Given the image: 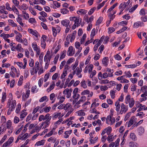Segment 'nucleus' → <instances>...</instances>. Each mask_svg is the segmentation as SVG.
<instances>
[{
    "instance_id": "obj_50",
    "label": "nucleus",
    "mask_w": 147,
    "mask_h": 147,
    "mask_svg": "<svg viewBox=\"0 0 147 147\" xmlns=\"http://www.w3.org/2000/svg\"><path fill=\"white\" fill-rule=\"evenodd\" d=\"M95 29L94 28L92 30L90 35V38H94V36L95 34Z\"/></svg>"
},
{
    "instance_id": "obj_59",
    "label": "nucleus",
    "mask_w": 147,
    "mask_h": 147,
    "mask_svg": "<svg viewBox=\"0 0 147 147\" xmlns=\"http://www.w3.org/2000/svg\"><path fill=\"white\" fill-rule=\"evenodd\" d=\"M90 93V91L88 90H85L83 91L81 93L82 95H84L86 94H89Z\"/></svg>"
},
{
    "instance_id": "obj_38",
    "label": "nucleus",
    "mask_w": 147,
    "mask_h": 147,
    "mask_svg": "<svg viewBox=\"0 0 147 147\" xmlns=\"http://www.w3.org/2000/svg\"><path fill=\"white\" fill-rule=\"evenodd\" d=\"M45 120H51V117L50 116V114L47 113L46 115L44 116Z\"/></svg>"
},
{
    "instance_id": "obj_25",
    "label": "nucleus",
    "mask_w": 147,
    "mask_h": 147,
    "mask_svg": "<svg viewBox=\"0 0 147 147\" xmlns=\"http://www.w3.org/2000/svg\"><path fill=\"white\" fill-rule=\"evenodd\" d=\"M15 49L20 52H21L23 50V49L22 48L21 45L20 44L18 45L15 47Z\"/></svg>"
},
{
    "instance_id": "obj_60",
    "label": "nucleus",
    "mask_w": 147,
    "mask_h": 147,
    "mask_svg": "<svg viewBox=\"0 0 147 147\" xmlns=\"http://www.w3.org/2000/svg\"><path fill=\"white\" fill-rule=\"evenodd\" d=\"M105 1H103L102 3L100 4L97 7V8L98 9H100L101 7L103 6L105 3Z\"/></svg>"
},
{
    "instance_id": "obj_7",
    "label": "nucleus",
    "mask_w": 147,
    "mask_h": 147,
    "mask_svg": "<svg viewBox=\"0 0 147 147\" xmlns=\"http://www.w3.org/2000/svg\"><path fill=\"white\" fill-rule=\"evenodd\" d=\"M86 98L85 96H82L81 98L76 103L75 106L77 105V108L79 107H80V105H79L82 103L84 102L86 100Z\"/></svg>"
},
{
    "instance_id": "obj_42",
    "label": "nucleus",
    "mask_w": 147,
    "mask_h": 147,
    "mask_svg": "<svg viewBox=\"0 0 147 147\" xmlns=\"http://www.w3.org/2000/svg\"><path fill=\"white\" fill-rule=\"evenodd\" d=\"M141 90L143 92L147 93V86H144L141 88Z\"/></svg>"
},
{
    "instance_id": "obj_10",
    "label": "nucleus",
    "mask_w": 147,
    "mask_h": 147,
    "mask_svg": "<svg viewBox=\"0 0 147 147\" xmlns=\"http://www.w3.org/2000/svg\"><path fill=\"white\" fill-rule=\"evenodd\" d=\"M61 23L63 26L67 27L69 26L70 21L69 20L65 19L62 20Z\"/></svg>"
},
{
    "instance_id": "obj_43",
    "label": "nucleus",
    "mask_w": 147,
    "mask_h": 147,
    "mask_svg": "<svg viewBox=\"0 0 147 147\" xmlns=\"http://www.w3.org/2000/svg\"><path fill=\"white\" fill-rule=\"evenodd\" d=\"M124 74L125 75V76H126L127 77L130 78L132 76L130 71H128L127 72L125 71V72Z\"/></svg>"
},
{
    "instance_id": "obj_5",
    "label": "nucleus",
    "mask_w": 147,
    "mask_h": 147,
    "mask_svg": "<svg viewBox=\"0 0 147 147\" xmlns=\"http://www.w3.org/2000/svg\"><path fill=\"white\" fill-rule=\"evenodd\" d=\"M72 91V89H69L68 88H66L63 91V93L64 94L67 95V98H69L71 96Z\"/></svg>"
},
{
    "instance_id": "obj_26",
    "label": "nucleus",
    "mask_w": 147,
    "mask_h": 147,
    "mask_svg": "<svg viewBox=\"0 0 147 147\" xmlns=\"http://www.w3.org/2000/svg\"><path fill=\"white\" fill-rule=\"evenodd\" d=\"M18 16H19V15H18V17L17 18V21L20 24V25L23 27L24 26V24L22 22V19L21 18L19 17Z\"/></svg>"
},
{
    "instance_id": "obj_16",
    "label": "nucleus",
    "mask_w": 147,
    "mask_h": 147,
    "mask_svg": "<svg viewBox=\"0 0 147 147\" xmlns=\"http://www.w3.org/2000/svg\"><path fill=\"white\" fill-rule=\"evenodd\" d=\"M57 99L59 100V101L57 103L59 105H60L64 102L65 99V98L64 97L59 96L57 97Z\"/></svg>"
},
{
    "instance_id": "obj_61",
    "label": "nucleus",
    "mask_w": 147,
    "mask_h": 147,
    "mask_svg": "<svg viewBox=\"0 0 147 147\" xmlns=\"http://www.w3.org/2000/svg\"><path fill=\"white\" fill-rule=\"evenodd\" d=\"M28 21L30 22L32 24L36 23V21L34 18H30Z\"/></svg>"
},
{
    "instance_id": "obj_37",
    "label": "nucleus",
    "mask_w": 147,
    "mask_h": 147,
    "mask_svg": "<svg viewBox=\"0 0 147 147\" xmlns=\"http://www.w3.org/2000/svg\"><path fill=\"white\" fill-rule=\"evenodd\" d=\"M23 80V77L22 76H20L19 80L18 83V85L19 86L21 85L22 83V81Z\"/></svg>"
},
{
    "instance_id": "obj_33",
    "label": "nucleus",
    "mask_w": 147,
    "mask_h": 147,
    "mask_svg": "<svg viewBox=\"0 0 147 147\" xmlns=\"http://www.w3.org/2000/svg\"><path fill=\"white\" fill-rule=\"evenodd\" d=\"M30 71H31V74L32 75H34L35 74H36L37 72V70H36V68H34V67L32 68L30 70Z\"/></svg>"
},
{
    "instance_id": "obj_24",
    "label": "nucleus",
    "mask_w": 147,
    "mask_h": 147,
    "mask_svg": "<svg viewBox=\"0 0 147 147\" xmlns=\"http://www.w3.org/2000/svg\"><path fill=\"white\" fill-rule=\"evenodd\" d=\"M115 105L116 106V110L117 112L119 111L120 108V105H119V102L118 101H117L115 103Z\"/></svg>"
},
{
    "instance_id": "obj_3",
    "label": "nucleus",
    "mask_w": 147,
    "mask_h": 147,
    "mask_svg": "<svg viewBox=\"0 0 147 147\" xmlns=\"http://www.w3.org/2000/svg\"><path fill=\"white\" fill-rule=\"evenodd\" d=\"M82 71V69L81 68L79 69V67H78L74 71L73 74V75H74L75 74H76L78 78H81L82 77V75L81 73Z\"/></svg>"
},
{
    "instance_id": "obj_64",
    "label": "nucleus",
    "mask_w": 147,
    "mask_h": 147,
    "mask_svg": "<svg viewBox=\"0 0 147 147\" xmlns=\"http://www.w3.org/2000/svg\"><path fill=\"white\" fill-rule=\"evenodd\" d=\"M108 89V88L107 86H101L100 87V90L102 91H104L107 90Z\"/></svg>"
},
{
    "instance_id": "obj_14",
    "label": "nucleus",
    "mask_w": 147,
    "mask_h": 147,
    "mask_svg": "<svg viewBox=\"0 0 147 147\" xmlns=\"http://www.w3.org/2000/svg\"><path fill=\"white\" fill-rule=\"evenodd\" d=\"M68 52H69V55L71 56L74 54L75 52L73 50V47L72 46H70L68 48Z\"/></svg>"
},
{
    "instance_id": "obj_36",
    "label": "nucleus",
    "mask_w": 147,
    "mask_h": 147,
    "mask_svg": "<svg viewBox=\"0 0 147 147\" xmlns=\"http://www.w3.org/2000/svg\"><path fill=\"white\" fill-rule=\"evenodd\" d=\"M51 108L50 107H45L43 108V110L44 111V112L47 113L50 110Z\"/></svg>"
},
{
    "instance_id": "obj_9",
    "label": "nucleus",
    "mask_w": 147,
    "mask_h": 147,
    "mask_svg": "<svg viewBox=\"0 0 147 147\" xmlns=\"http://www.w3.org/2000/svg\"><path fill=\"white\" fill-rule=\"evenodd\" d=\"M28 31L30 33L35 36L36 37H38L39 34L36 30L31 29H28Z\"/></svg>"
},
{
    "instance_id": "obj_57",
    "label": "nucleus",
    "mask_w": 147,
    "mask_h": 147,
    "mask_svg": "<svg viewBox=\"0 0 147 147\" xmlns=\"http://www.w3.org/2000/svg\"><path fill=\"white\" fill-rule=\"evenodd\" d=\"M130 137L133 140H135L136 139V136L134 133H131L130 134Z\"/></svg>"
},
{
    "instance_id": "obj_46",
    "label": "nucleus",
    "mask_w": 147,
    "mask_h": 147,
    "mask_svg": "<svg viewBox=\"0 0 147 147\" xmlns=\"http://www.w3.org/2000/svg\"><path fill=\"white\" fill-rule=\"evenodd\" d=\"M86 38V34H84L81 40L80 43L81 44H82L84 43Z\"/></svg>"
},
{
    "instance_id": "obj_51",
    "label": "nucleus",
    "mask_w": 147,
    "mask_h": 147,
    "mask_svg": "<svg viewBox=\"0 0 147 147\" xmlns=\"http://www.w3.org/2000/svg\"><path fill=\"white\" fill-rule=\"evenodd\" d=\"M96 9V7H94L92 8L90 10L88 11V14L89 15L92 14L94 11Z\"/></svg>"
},
{
    "instance_id": "obj_47",
    "label": "nucleus",
    "mask_w": 147,
    "mask_h": 147,
    "mask_svg": "<svg viewBox=\"0 0 147 147\" xmlns=\"http://www.w3.org/2000/svg\"><path fill=\"white\" fill-rule=\"evenodd\" d=\"M56 141V139L54 138V137H52L50 138L48 140V142H51L53 143H54Z\"/></svg>"
},
{
    "instance_id": "obj_34",
    "label": "nucleus",
    "mask_w": 147,
    "mask_h": 147,
    "mask_svg": "<svg viewBox=\"0 0 147 147\" xmlns=\"http://www.w3.org/2000/svg\"><path fill=\"white\" fill-rule=\"evenodd\" d=\"M82 87L84 88H86L87 87V86L86 84V81L85 80H83L80 83Z\"/></svg>"
},
{
    "instance_id": "obj_12",
    "label": "nucleus",
    "mask_w": 147,
    "mask_h": 147,
    "mask_svg": "<svg viewBox=\"0 0 147 147\" xmlns=\"http://www.w3.org/2000/svg\"><path fill=\"white\" fill-rule=\"evenodd\" d=\"M109 62V59L108 57H104L102 59V64L105 67H107Z\"/></svg>"
},
{
    "instance_id": "obj_53",
    "label": "nucleus",
    "mask_w": 147,
    "mask_h": 147,
    "mask_svg": "<svg viewBox=\"0 0 147 147\" xmlns=\"http://www.w3.org/2000/svg\"><path fill=\"white\" fill-rule=\"evenodd\" d=\"M53 33L54 36H56L57 34V30L54 27H52Z\"/></svg>"
},
{
    "instance_id": "obj_62",
    "label": "nucleus",
    "mask_w": 147,
    "mask_h": 147,
    "mask_svg": "<svg viewBox=\"0 0 147 147\" xmlns=\"http://www.w3.org/2000/svg\"><path fill=\"white\" fill-rule=\"evenodd\" d=\"M5 5L7 9L9 11H11L12 10V8L10 7L9 4L8 3H7Z\"/></svg>"
},
{
    "instance_id": "obj_30",
    "label": "nucleus",
    "mask_w": 147,
    "mask_h": 147,
    "mask_svg": "<svg viewBox=\"0 0 147 147\" xmlns=\"http://www.w3.org/2000/svg\"><path fill=\"white\" fill-rule=\"evenodd\" d=\"M60 11L63 14H67L69 12L68 10L65 8L61 9Z\"/></svg>"
},
{
    "instance_id": "obj_39",
    "label": "nucleus",
    "mask_w": 147,
    "mask_h": 147,
    "mask_svg": "<svg viewBox=\"0 0 147 147\" xmlns=\"http://www.w3.org/2000/svg\"><path fill=\"white\" fill-rule=\"evenodd\" d=\"M116 12V11H115L113 14H112L111 13H110L109 15V17L110 18V20L111 21L113 20V19L115 18V15H114V14H115Z\"/></svg>"
},
{
    "instance_id": "obj_8",
    "label": "nucleus",
    "mask_w": 147,
    "mask_h": 147,
    "mask_svg": "<svg viewBox=\"0 0 147 147\" xmlns=\"http://www.w3.org/2000/svg\"><path fill=\"white\" fill-rule=\"evenodd\" d=\"M13 140V137H10L8 140L7 141L3 144V146L6 147L7 146H9L11 143H12Z\"/></svg>"
},
{
    "instance_id": "obj_29",
    "label": "nucleus",
    "mask_w": 147,
    "mask_h": 147,
    "mask_svg": "<svg viewBox=\"0 0 147 147\" xmlns=\"http://www.w3.org/2000/svg\"><path fill=\"white\" fill-rule=\"evenodd\" d=\"M107 72H108L109 76V77H111L113 76V70H111L110 69H108L106 71Z\"/></svg>"
},
{
    "instance_id": "obj_41",
    "label": "nucleus",
    "mask_w": 147,
    "mask_h": 147,
    "mask_svg": "<svg viewBox=\"0 0 147 147\" xmlns=\"http://www.w3.org/2000/svg\"><path fill=\"white\" fill-rule=\"evenodd\" d=\"M12 9L14 12H16L17 14H19V13L18 11L14 5H13Z\"/></svg>"
},
{
    "instance_id": "obj_58",
    "label": "nucleus",
    "mask_w": 147,
    "mask_h": 147,
    "mask_svg": "<svg viewBox=\"0 0 147 147\" xmlns=\"http://www.w3.org/2000/svg\"><path fill=\"white\" fill-rule=\"evenodd\" d=\"M102 21V18L101 17H100L97 21L96 25H99L100 23H101Z\"/></svg>"
},
{
    "instance_id": "obj_18",
    "label": "nucleus",
    "mask_w": 147,
    "mask_h": 147,
    "mask_svg": "<svg viewBox=\"0 0 147 147\" xmlns=\"http://www.w3.org/2000/svg\"><path fill=\"white\" fill-rule=\"evenodd\" d=\"M87 12V10L83 9H80L77 11V13L79 14H85Z\"/></svg>"
},
{
    "instance_id": "obj_1",
    "label": "nucleus",
    "mask_w": 147,
    "mask_h": 147,
    "mask_svg": "<svg viewBox=\"0 0 147 147\" xmlns=\"http://www.w3.org/2000/svg\"><path fill=\"white\" fill-rule=\"evenodd\" d=\"M125 101L126 104H129V107L130 108H132L135 103L134 98H131L129 95H127L126 96Z\"/></svg>"
},
{
    "instance_id": "obj_28",
    "label": "nucleus",
    "mask_w": 147,
    "mask_h": 147,
    "mask_svg": "<svg viewBox=\"0 0 147 147\" xmlns=\"http://www.w3.org/2000/svg\"><path fill=\"white\" fill-rule=\"evenodd\" d=\"M8 22L9 23V25L13 27H16L17 26L16 24L12 20H8Z\"/></svg>"
},
{
    "instance_id": "obj_40",
    "label": "nucleus",
    "mask_w": 147,
    "mask_h": 147,
    "mask_svg": "<svg viewBox=\"0 0 147 147\" xmlns=\"http://www.w3.org/2000/svg\"><path fill=\"white\" fill-rule=\"evenodd\" d=\"M47 99V101L48 100V99L47 98V97L46 96H45L42 97H41L39 100V101L40 102H42L44 100H46Z\"/></svg>"
},
{
    "instance_id": "obj_54",
    "label": "nucleus",
    "mask_w": 147,
    "mask_h": 147,
    "mask_svg": "<svg viewBox=\"0 0 147 147\" xmlns=\"http://www.w3.org/2000/svg\"><path fill=\"white\" fill-rule=\"evenodd\" d=\"M109 30L108 32L109 34H111L114 32L115 30V29L112 27H110L109 28Z\"/></svg>"
},
{
    "instance_id": "obj_32",
    "label": "nucleus",
    "mask_w": 147,
    "mask_h": 147,
    "mask_svg": "<svg viewBox=\"0 0 147 147\" xmlns=\"http://www.w3.org/2000/svg\"><path fill=\"white\" fill-rule=\"evenodd\" d=\"M34 50L36 51V56L38 55H40V49L39 47H36V48L33 49Z\"/></svg>"
},
{
    "instance_id": "obj_45",
    "label": "nucleus",
    "mask_w": 147,
    "mask_h": 147,
    "mask_svg": "<svg viewBox=\"0 0 147 147\" xmlns=\"http://www.w3.org/2000/svg\"><path fill=\"white\" fill-rule=\"evenodd\" d=\"M6 94L5 92H3L2 94V98L1 101L2 102H3L6 98Z\"/></svg>"
},
{
    "instance_id": "obj_49",
    "label": "nucleus",
    "mask_w": 147,
    "mask_h": 147,
    "mask_svg": "<svg viewBox=\"0 0 147 147\" xmlns=\"http://www.w3.org/2000/svg\"><path fill=\"white\" fill-rule=\"evenodd\" d=\"M78 115L79 116H84L85 115V113L82 110H81L78 111Z\"/></svg>"
},
{
    "instance_id": "obj_20",
    "label": "nucleus",
    "mask_w": 147,
    "mask_h": 147,
    "mask_svg": "<svg viewBox=\"0 0 147 147\" xmlns=\"http://www.w3.org/2000/svg\"><path fill=\"white\" fill-rule=\"evenodd\" d=\"M20 136L21 140H24L27 138L29 137L28 134L27 133H26L23 135L22 134L20 135Z\"/></svg>"
},
{
    "instance_id": "obj_22",
    "label": "nucleus",
    "mask_w": 147,
    "mask_h": 147,
    "mask_svg": "<svg viewBox=\"0 0 147 147\" xmlns=\"http://www.w3.org/2000/svg\"><path fill=\"white\" fill-rule=\"evenodd\" d=\"M144 129L142 127H140L138 128V134L140 135H141L144 132Z\"/></svg>"
},
{
    "instance_id": "obj_56",
    "label": "nucleus",
    "mask_w": 147,
    "mask_h": 147,
    "mask_svg": "<svg viewBox=\"0 0 147 147\" xmlns=\"http://www.w3.org/2000/svg\"><path fill=\"white\" fill-rule=\"evenodd\" d=\"M137 65L136 64H132L129 65H125V67H127V68H134L136 67Z\"/></svg>"
},
{
    "instance_id": "obj_6",
    "label": "nucleus",
    "mask_w": 147,
    "mask_h": 147,
    "mask_svg": "<svg viewBox=\"0 0 147 147\" xmlns=\"http://www.w3.org/2000/svg\"><path fill=\"white\" fill-rule=\"evenodd\" d=\"M136 120L137 119L136 118H135L134 116H132L131 117L129 122L128 123L127 122L126 123L128 125L127 127H129L131 126V125H132L133 123H134L135 122H136Z\"/></svg>"
},
{
    "instance_id": "obj_31",
    "label": "nucleus",
    "mask_w": 147,
    "mask_h": 147,
    "mask_svg": "<svg viewBox=\"0 0 147 147\" xmlns=\"http://www.w3.org/2000/svg\"><path fill=\"white\" fill-rule=\"evenodd\" d=\"M44 140H42L40 141L37 142L35 145L37 146L42 145L44 144Z\"/></svg>"
},
{
    "instance_id": "obj_17",
    "label": "nucleus",
    "mask_w": 147,
    "mask_h": 147,
    "mask_svg": "<svg viewBox=\"0 0 147 147\" xmlns=\"http://www.w3.org/2000/svg\"><path fill=\"white\" fill-rule=\"evenodd\" d=\"M71 37V35L68 34L66 38V41H65V46L68 47V45L69 43V40Z\"/></svg>"
},
{
    "instance_id": "obj_13",
    "label": "nucleus",
    "mask_w": 147,
    "mask_h": 147,
    "mask_svg": "<svg viewBox=\"0 0 147 147\" xmlns=\"http://www.w3.org/2000/svg\"><path fill=\"white\" fill-rule=\"evenodd\" d=\"M55 82L53 81L52 82V84L50 85L49 88H48L47 89V92H49L53 90L55 86Z\"/></svg>"
},
{
    "instance_id": "obj_11",
    "label": "nucleus",
    "mask_w": 147,
    "mask_h": 147,
    "mask_svg": "<svg viewBox=\"0 0 147 147\" xmlns=\"http://www.w3.org/2000/svg\"><path fill=\"white\" fill-rule=\"evenodd\" d=\"M129 2L128 1L125 3V2H123L119 6V8L121 9L123 8V9H125L127 6L129 4Z\"/></svg>"
},
{
    "instance_id": "obj_21",
    "label": "nucleus",
    "mask_w": 147,
    "mask_h": 147,
    "mask_svg": "<svg viewBox=\"0 0 147 147\" xmlns=\"http://www.w3.org/2000/svg\"><path fill=\"white\" fill-rule=\"evenodd\" d=\"M12 123L10 120H8L6 123L7 128L8 129L12 128L11 126Z\"/></svg>"
},
{
    "instance_id": "obj_19",
    "label": "nucleus",
    "mask_w": 147,
    "mask_h": 147,
    "mask_svg": "<svg viewBox=\"0 0 147 147\" xmlns=\"http://www.w3.org/2000/svg\"><path fill=\"white\" fill-rule=\"evenodd\" d=\"M74 95L73 96V98L74 99V100L73 101L76 102L78 100V98L80 97V95L78 94H73Z\"/></svg>"
},
{
    "instance_id": "obj_55",
    "label": "nucleus",
    "mask_w": 147,
    "mask_h": 147,
    "mask_svg": "<svg viewBox=\"0 0 147 147\" xmlns=\"http://www.w3.org/2000/svg\"><path fill=\"white\" fill-rule=\"evenodd\" d=\"M7 136L6 135H5L4 136V137L2 138L0 142V145L1 144L4 142L7 138Z\"/></svg>"
},
{
    "instance_id": "obj_27",
    "label": "nucleus",
    "mask_w": 147,
    "mask_h": 147,
    "mask_svg": "<svg viewBox=\"0 0 147 147\" xmlns=\"http://www.w3.org/2000/svg\"><path fill=\"white\" fill-rule=\"evenodd\" d=\"M80 18L79 17H76L74 21V24L77 25V26L78 27L80 26V23L79 22Z\"/></svg>"
},
{
    "instance_id": "obj_63",
    "label": "nucleus",
    "mask_w": 147,
    "mask_h": 147,
    "mask_svg": "<svg viewBox=\"0 0 147 147\" xmlns=\"http://www.w3.org/2000/svg\"><path fill=\"white\" fill-rule=\"evenodd\" d=\"M140 24V23L139 22H136L134 24L133 27L134 28H137L139 27Z\"/></svg>"
},
{
    "instance_id": "obj_23",
    "label": "nucleus",
    "mask_w": 147,
    "mask_h": 147,
    "mask_svg": "<svg viewBox=\"0 0 147 147\" xmlns=\"http://www.w3.org/2000/svg\"><path fill=\"white\" fill-rule=\"evenodd\" d=\"M51 120H45V121L44 122V123L45 124V125L43 126V128H45L48 127L50 123Z\"/></svg>"
},
{
    "instance_id": "obj_52",
    "label": "nucleus",
    "mask_w": 147,
    "mask_h": 147,
    "mask_svg": "<svg viewBox=\"0 0 147 147\" xmlns=\"http://www.w3.org/2000/svg\"><path fill=\"white\" fill-rule=\"evenodd\" d=\"M16 39L18 42H22V39L19 36H16Z\"/></svg>"
},
{
    "instance_id": "obj_48",
    "label": "nucleus",
    "mask_w": 147,
    "mask_h": 147,
    "mask_svg": "<svg viewBox=\"0 0 147 147\" xmlns=\"http://www.w3.org/2000/svg\"><path fill=\"white\" fill-rule=\"evenodd\" d=\"M115 91L113 90H111L110 91V94H111V98L114 99L115 97Z\"/></svg>"
},
{
    "instance_id": "obj_35",
    "label": "nucleus",
    "mask_w": 147,
    "mask_h": 147,
    "mask_svg": "<svg viewBox=\"0 0 147 147\" xmlns=\"http://www.w3.org/2000/svg\"><path fill=\"white\" fill-rule=\"evenodd\" d=\"M38 89L37 88V86H35L32 87L31 92H37L38 91Z\"/></svg>"
},
{
    "instance_id": "obj_15",
    "label": "nucleus",
    "mask_w": 147,
    "mask_h": 147,
    "mask_svg": "<svg viewBox=\"0 0 147 147\" xmlns=\"http://www.w3.org/2000/svg\"><path fill=\"white\" fill-rule=\"evenodd\" d=\"M71 109H73L71 105L69 103L64 105V109L65 110L70 111Z\"/></svg>"
},
{
    "instance_id": "obj_2",
    "label": "nucleus",
    "mask_w": 147,
    "mask_h": 147,
    "mask_svg": "<svg viewBox=\"0 0 147 147\" xmlns=\"http://www.w3.org/2000/svg\"><path fill=\"white\" fill-rule=\"evenodd\" d=\"M16 102L15 100H13L11 101V100H8V103L7 106L8 108H10L11 109L13 110L16 107Z\"/></svg>"
},
{
    "instance_id": "obj_44",
    "label": "nucleus",
    "mask_w": 147,
    "mask_h": 147,
    "mask_svg": "<svg viewBox=\"0 0 147 147\" xmlns=\"http://www.w3.org/2000/svg\"><path fill=\"white\" fill-rule=\"evenodd\" d=\"M66 50H64L63 52L61 55L60 57V59H61L64 58L65 57V56L66 55Z\"/></svg>"
},
{
    "instance_id": "obj_4",
    "label": "nucleus",
    "mask_w": 147,
    "mask_h": 147,
    "mask_svg": "<svg viewBox=\"0 0 147 147\" xmlns=\"http://www.w3.org/2000/svg\"><path fill=\"white\" fill-rule=\"evenodd\" d=\"M128 109V107L127 106H125L123 103H122L121 105V109L120 113L122 114L123 113H125Z\"/></svg>"
}]
</instances>
